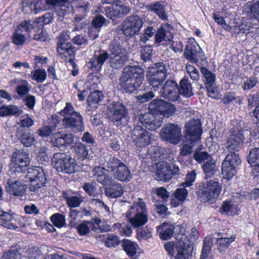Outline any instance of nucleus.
I'll return each mask as SVG.
<instances>
[{
  "label": "nucleus",
  "instance_id": "nucleus-1",
  "mask_svg": "<svg viewBox=\"0 0 259 259\" xmlns=\"http://www.w3.org/2000/svg\"><path fill=\"white\" fill-rule=\"evenodd\" d=\"M231 128L230 137L227 140V148L230 151L223 161L222 174L224 179L230 180L237 173V168L241 163L238 152L243 144L245 131L241 127V122L233 121Z\"/></svg>",
  "mask_w": 259,
  "mask_h": 259
},
{
  "label": "nucleus",
  "instance_id": "nucleus-2",
  "mask_svg": "<svg viewBox=\"0 0 259 259\" xmlns=\"http://www.w3.org/2000/svg\"><path fill=\"white\" fill-rule=\"evenodd\" d=\"M110 54L104 50L96 51L88 63L89 67L100 71L105 62L109 59V66L113 69L121 68L127 60L125 49L120 44L113 42L109 46Z\"/></svg>",
  "mask_w": 259,
  "mask_h": 259
},
{
  "label": "nucleus",
  "instance_id": "nucleus-3",
  "mask_svg": "<svg viewBox=\"0 0 259 259\" xmlns=\"http://www.w3.org/2000/svg\"><path fill=\"white\" fill-rule=\"evenodd\" d=\"M144 76V70L140 67L125 66L119 79L120 86L126 93H135L142 85Z\"/></svg>",
  "mask_w": 259,
  "mask_h": 259
},
{
  "label": "nucleus",
  "instance_id": "nucleus-4",
  "mask_svg": "<svg viewBox=\"0 0 259 259\" xmlns=\"http://www.w3.org/2000/svg\"><path fill=\"white\" fill-rule=\"evenodd\" d=\"M185 136L183 140L184 144L181 150L178 158L190 154L195 145L200 141L202 133L201 124L198 120L193 119L186 123Z\"/></svg>",
  "mask_w": 259,
  "mask_h": 259
},
{
  "label": "nucleus",
  "instance_id": "nucleus-5",
  "mask_svg": "<svg viewBox=\"0 0 259 259\" xmlns=\"http://www.w3.org/2000/svg\"><path fill=\"white\" fill-rule=\"evenodd\" d=\"M60 114L63 117L62 122L65 128H70L74 132H82L84 130L82 116L74 110L71 103H67L65 107L60 111Z\"/></svg>",
  "mask_w": 259,
  "mask_h": 259
},
{
  "label": "nucleus",
  "instance_id": "nucleus-6",
  "mask_svg": "<svg viewBox=\"0 0 259 259\" xmlns=\"http://www.w3.org/2000/svg\"><path fill=\"white\" fill-rule=\"evenodd\" d=\"M107 171L113 174L114 178L117 180L128 182L132 178V174L122 161L114 157H110L105 164Z\"/></svg>",
  "mask_w": 259,
  "mask_h": 259
},
{
  "label": "nucleus",
  "instance_id": "nucleus-7",
  "mask_svg": "<svg viewBox=\"0 0 259 259\" xmlns=\"http://www.w3.org/2000/svg\"><path fill=\"white\" fill-rule=\"evenodd\" d=\"M129 222L134 228H139L148 221L146 206L143 200L139 198L126 213Z\"/></svg>",
  "mask_w": 259,
  "mask_h": 259
},
{
  "label": "nucleus",
  "instance_id": "nucleus-8",
  "mask_svg": "<svg viewBox=\"0 0 259 259\" xmlns=\"http://www.w3.org/2000/svg\"><path fill=\"white\" fill-rule=\"evenodd\" d=\"M128 110L119 102H113L107 107L108 119L115 125L125 126L128 121Z\"/></svg>",
  "mask_w": 259,
  "mask_h": 259
},
{
  "label": "nucleus",
  "instance_id": "nucleus-9",
  "mask_svg": "<svg viewBox=\"0 0 259 259\" xmlns=\"http://www.w3.org/2000/svg\"><path fill=\"white\" fill-rule=\"evenodd\" d=\"M28 180L30 182L28 188L29 191L34 194H38L39 190L45 186L47 180V172L42 167L30 169L23 179L24 182Z\"/></svg>",
  "mask_w": 259,
  "mask_h": 259
},
{
  "label": "nucleus",
  "instance_id": "nucleus-10",
  "mask_svg": "<svg viewBox=\"0 0 259 259\" xmlns=\"http://www.w3.org/2000/svg\"><path fill=\"white\" fill-rule=\"evenodd\" d=\"M53 166L60 172L73 174L77 170V161L65 153L57 152L52 158Z\"/></svg>",
  "mask_w": 259,
  "mask_h": 259
},
{
  "label": "nucleus",
  "instance_id": "nucleus-11",
  "mask_svg": "<svg viewBox=\"0 0 259 259\" xmlns=\"http://www.w3.org/2000/svg\"><path fill=\"white\" fill-rule=\"evenodd\" d=\"M222 190L221 184L214 180L207 181L201 184L198 188V196L204 202L217 199Z\"/></svg>",
  "mask_w": 259,
  "mask_h": 259
},
{
  "label": "nucleus",
  "instance_id": "nucleus-12",
  "mask_svg": "<svg viewBox=\"0 0 259 259\" xmlns=\"http://www.w3.org/2000/svg\"><path fill=\"white\" fill-rule=\"evenodd\" d=\"M174 31V28L170 24L163 23V46L170 45V48L175 53H181L183 50V43L179 40H172Z\"/></svg>",
  "mask_w": 259,
  "mask_h": 259
},
{
  "label": "nucleus",
  "instance_id": "nucleus-13",
  "mask_svg": "<svg viewBox=\"0 0 259 259\" xmlns=\"http://www.w3.org/2000/svg\"><path fill=\"white\" fill-rule=\"evenodd\" d=\"M143 24L142 19L139 16H130L122 22V32L125 36H132L139 31Z\"/></svg>",
  "mask_w": 259,
  "mask_h": 259
},
{
  "label": "nucleus",
  "instance_id": "nucleus-14",
  "mask_svg": "<svg viewBox=\"0 0 259 259\" xmlns=\"http://www.w3.org/2000/svg\"><path fill=\"white\" fill-rule=\"evenodd\" d=\"M133 142L138 147H144L150 144V133L142 126H136L131 133Z\"/></svg>",
  "mask_w": 259,
  "mask_h": 259
},
{
  "label": "nucleus",
  "instance_id": "nucleus-15",
  "mask_svg": "<svg viewBox=\"0 0 259 259\" xmlns=\"http://www.w3.org/2000/svg\"><path fill=\"white\" fill-rule=\"evenodd\" d=\"M201 72L204 78V83L208 96L213 99L220 98V95L216 90L215 74L204 67L201 68Z\"/></svg>",
  "mask_w": 259,
  "mask_h": 259
},
{
  "label": "nucleus",
  "instance_id": "nucleus-16",
  "mask_svg": "<svg viewBox=\"0 0 259 259\" xmlns=\"http://www.w3.org/2000/svg\"><path fill=\"white\" fill-rule=\"evenodd\" d=\"M181 136V129L177 124L167 123L163 128V139L170 143L178 144Z\"/></svg>",
  "mask_w": 259,
  "mask_h": 259
},
{
  "label": "nucleus",
  "instance_id": "nucleus-17",
  "mask_svg": "<svg viewBox=\"0 0 259 259\" xmlns=\"http://www.w3.org/2000/svg\"><path fill=\"white\" fill-rule=\"evenodd\" d=\"M202 50L193 38H190L186 46L184 55L186 59L192 63H196L201 56Z\"/></svg>",
  "mask_w": 259,
  "mask_h": 259
},
{
  "label": "nucleus",
  "instance_id": "nucleus-18",
  "mask_svg": "<svg viewBox=\"0 0 259 259\" xmlns=\"http://www.w3.org/2000/svg\"><path fill=\"white\" fill-rule=\"evenodd\" d=\"M34 26L31 23L30 21H25L17 26L16 32L12 36V41L17 46H22L26 41V37L24 34H22L20 31H25L29 34L31 30L33 29Z\"/></svg>",
  "mask_w": 259,
  "mask_h": 259
},
{
  "label": "nucleus",
  "instance_id": "nucleus-19",
  "mask_svg": "<svg viewBox=\"0 0 259 259\" xmlns=\"http://www.w3.org/2000/svg\"><path fill=\"white\" fill-rule=\"evenodd\" d=\"M179 97L177 83L173 80H167L163 85V98L171 101L178 100Z\"/></svg>",
  "mask_w": 259,
  "mask_h": 259
},
{
  "label": "nucleus",
  "instance_id": "nucleus-20",
  "mask_svg": "<svg viewBox=\"0 0 259 259\" xmlns=\"http://www.w3.org/2000/svg\"><path fill=\"white\" fill-rule=\"evenodd\" d=\"M16 136L24 147H30L35 141L34 135L28 129L22 127H17Z\"/></svg>",
  "mask_w": 259,
  "mask_h": 259
},
{
  "label": "nucleus",
  "instance_id": "nucleus-21",
  "mask_svg": "<svg viewBox=\"0 0 259 259\" xmlns=\"http://www.w3.org/2000/svg\"><path fill=\"white\" fill-rule=\"evenodd\" d=\"M106 167H95L93 170L94 180L102 185L106 186L111 184L113 179L105 172Z\"/></svg>",
  "mask_w": 259,
  "mask_h": 259
},
{
  "label": "nucleus",
  "instance_id": "nucleus-22",
  "mask_svg": "<svg viewBox=\"0 0 259 259\" xmlns=\"http://www.w3.org/2000/svg\"><path fill=\"white\" fill-rule=\"evenodd\" d=\"M12 161L15 165L27 167L30 163L29 154L23 150H16L11 156Z\"/></svg>",
  "mask_w": 259,
  "mask_h": 259
},
{
  "label": "nucleus",
  "instance_id": "nucleus-23",
  "mask_svg": "<svg viewBox=\"0 0 259 259\" xmlns=\"http://www.w3.org/2000/svg\"><path fill=\"white\" fill-rule=\"evenodd\" d=\"M219 211L222 214L234 216L239 214L240 209L234 201L229 200L223 202Z\"/></svg>",
  "mask_w": 259,
  "mask_h": 259
},
{
  "label": "nucleus",
  "instance_id": "nucleus-24",
  "mask_svg": "<svg viewBox=\"0 0 259 259\" xmlns=\"http://www.w3.org/2000/svg\"><path fill=\"white\" fill-rule=\"evenodd\" d=\"M6 189L10 194L21 196L24 193L25 185L19 180L14 181L9 179L7 183Z\"/></svg>",
  "mask_w": 259,
  "mask_h": 259
},
{
  "label": "nucleus",
  "instance_id": "nucleus-25",
  "mask_svg": "<svg viewBox=\"0 0 259 259\" xmlns=\"http://www.w3.org/2000/svg\"><path fill=\"white\" fill-rule=\"evenodd\" d=\"M109 187L105 188V193L106 195L109 198H116L122 196L124 192V189L121 185L118 182L113 181Z\"/></svg>",
  "mask_w": 259,
  "mask_h": 259
},
{
  "label": "nucleus",
  "instance_id": "nucleus-26",
  "mask_svg": "<svg viewBox=\"0 0 259 259\" xmlns=\"http://www.w3.org/2000/svg\"><path fill=\"white\" fill-rule=\"evenodd\" d=\"M23 112L20 107L14 105H4L0 107V116H18Z\"/></svg>",
  "mask_w": 259,
  "mask_h": 259
},
{
  "label": "nucleus",
  "instance_id": "nucleus-27",
  "mask_svg": "<svg viewBox=\"0 0 259 259\" xmlns=\"http://www.w3.org/2000/svg\"><path fill=\"white\" fill-rule=\"evenodd\" d=\"M160 116V115L156 116L157 117H155V119L153 120L152 121H149L148 119L149 115L145 114L142 117H141L140 120L143 126L150 130L155 131L160 127L162 125L161 118Z\"/></svg>",
  "mask_w": 259,
  "mask_h": 259
},
{
  "label": "nucleus",
  "instance_id": "nucleus-28",
  "mask_svg": "<svg viewBox=\"0 0 259 259\" xmlns=\"http://www.w3.org/2000/svg\"><path fill=\"white\" fill-rule=\"evenodd\" d=\"M73 152L74 158L77 161V164L85 159L89 155V151L87 147L81 143L75 144L73 148Z\"/></svg>",
  "mask_w": 259,
  "mask_h": 259
},
{
  "label": "nucleus",
  "instance_id": "nucleus-29",
  "mask_svg": "<svg viewBox=\"0 0 259 259\" xmlns=\"http://www.w3.org/2000/svg\"><path fill=\"white\" fill-rule=\"evenodd\" d=\"M183 187L182 188H178L171 198V204L172 206L176 207L182 203L187 196L188 192Z\"/></svg>",
  "mask_w": 259,
  "mask_h": 259
},
{
  "label": "nucleus",
  "instance_id": "nucleus-30",
  "mask_svg": "<svg viewBox=\"0 0 259 259\" xmlns=\"http://www.w3.org/2000/svg\"><path fill=\"white\" fill-rule=\"evenodd\" d=\"M123 248L127 255L131 259H138L137 248L138 245L134 242L127 239H124L122 242Z\"/></svg>",
  "mask_w": 259,
  "mask_h": 259
},
{
  "label": "nucleus",
  "instance_id": "nucleus-31",
  "mask_svg": "<svg viewBox=\"0 0 259 259\" xmlns=\"http://www.w3.org/2000/svg\"><path fill=\"white\" fill-rule=\"evenodd\" d=\"M154 206V211L159 214L162 213V203L160 199L162 198V187L153 189L151 192Z\"/></svg>",
  "mask_w": 259,
  "mask_h": 259
},
{
  "label": "nucleus",
  "instance_id": "nucleus-32",
  "mask_svg": "<svg viewBox=\"0 0 259 259\" xmlns=\"http://www.w3.org/2000/svg\"><path fill=\"white\" fill-rule=\"evenodd\" d=\"M179 93L186 97H190L193 95L192 85L189 82L188 78L185 77L180 81V88Z\"/></svg>",
  "mask_w": 259,
  "mask_h": 259
},
{
  "label": "nucleus",
  "instance_id": "nucleus-33",
  "mask_svg": "<svg viewBox=\"0 0 259 259\" xmlns=\"http://www.w3.org/2000/svg\"><path fill=\"white\" fill-rule=\"evenodd\" d=\"M167 163L163 161V182L169 181L173 176L177 175L179 168L178 166H174L171 169L170 166H167Z\"/></svg>",
  "mask_w": 259,
  "mask_h": 259
},
{
  "label": "nucleus",
  "instance_id": "nucleus-34",
  "mask_svg": "<svg viewBox=\"0 0 259 259\" xmlns=\"http://www.w3.org/2000/svg\"><path fill=\"white\" fill-rule=\"evenodd\" d=\"M167 163L163 161V182L169 181L173 176L177 175L179 168L178 166H174L171 169L170 166H167Z\"/></svg>",
  "mask_w": 259,
  "mask_h": 259
},
{
  "label": "nucleus",
  "instance_id": "nucleus-35",
  "mask_svg": "<svg viewBox=\"0 0 259 259\" xmlns=\"http://www.w3.org/2000/svg\"><path fill=\"white\" fill-rule=\"evenodd\" d=\"M57 52L60 56L67 58L68 56L73 54L72 45L69 42H58Z\"/></svg>",
  "mask_w": 259,
  "mask_h": 259
},
{
  "label": "nucleus",
  "instance_id": "nucleus-36",
  "mask_svg": "<svg viewBox=\"0 0 259 259\" xmlns=\"http://www.w3.org/2000/svg\"><path fill=\"white\" fill-rule=\"evenodd\" d=\"M149 109L154 116L162 115V100L156 99L152 100L149 105Z\"/></svg>",
  "mask_w": 259,
  "mask_h": 259
},
{
  "label": "nucleus",
  "instance_id": "nucleus-37",
  "mask_svg": "<svg viewBox=\"0 0 259 259\" xmlns=\"http://www.w3.org/2000/svg\"><path fill=\"white\" fill-rule=\"evenodd\" d=\"M235 239V237L231 236L230 238H220L217 239V248L220 252L225 251L230 244Z\"/></svg>",
  "mask_w": 259,
  "mask_h": 259
},
{
  "label": "nucleus",
  "instance_id": "nucleus-38",
  "mask_svg": "<svg viewBox=\"0 0 259 259\" xmlns=\"http://www.w3.org/2000/svg\"><path fill=\"white\" fill-rule=\"evenodd\" d=\"M64 199L66 200V203L70 208L79 207L83 200V197L80 195L73 196L66 195L64 196Z\"/></svg>",
  "mask_w": 259,
  "mask_h": 259
},
{
  "label": "nucleus",
  "instance_id": "nucleus-39",
  "mask_svg": "<svg viewBox=\"0 0 259 259\" xmlns=\"http://www.w3.org/2000/svg\"><path fill=\"white\" fill-rule=\"evenodd\" d=\"M247 161L252 167L259 166V148H253L250 151Z\"/></svg>",
  "mask_w": 259,
  "mask_h": 259
},
{
  "label": "nucleus",
  "instance_id": "nucleus-40",
  "mask_svg": "<svg viewBox=\"0 0 259 259\" xmlns=\"http://www.w3.org/2000/svg\"><path fill=\"white\" fill-rule=\"evenodd\" d=\"M104 98L101 92L96 90L92 92L88 97L87 102L89 105L92 106L100 103Z\"/></svg>",
  "mask_w": 259,
  "mask_h": 259
},
{
  "label": "nucleus",
  "instance_id": "nucleus-41",
  "mask_svg": "<svg viewBox=\"0 0 259 259\" xmlns=\"http://www.w3.org/2000/svg\"><path fill=\"white\" fill-rule=\"evenodd\" d=\"M27 167L15 165V167L11 169L10 175L14 178H23V179L25 176L26 175L25 174H27Z\"/></svg>",
  "mask_w": 259,
  "mask_h": 259
},
{
  "label": "nucleus",
  "instance_id": "nucleus-42",
  "mask_svg": "<svg viewBox=\"0 0 259 259\" xmlns=\"http://www.w3.org/2000/svg\"><path fill=\"white\" fill-rule=\"evenodd\" d=\"M31 79L37 82H44L47 77V73L45 69H37L31 72Z\"/></svg>",
  "mask_w": 259,
  "mask_h": 259
},
{
  "label": "nucleus",
  "instance_id": "nucleus-43",
  "mask_svg": "<svg viewBox=\"0 0 259 259\" xmlns=\"http://www.w3.org/2000/svg\"><path fill=\"white\" fill-rule=\"evenodd\" d=\"M175 112L176 107L174 104L163 101V117H169Z\"/></svg>",
  "mask_w": 259,
  "mask_h": 259
},
{
  "label": "nucleus",
  "instance_id": "nucleus-44",
  "mask_svg": "<svg viewBox=\"0 0 259 259\" xmlns=\"http://www.w3.org/2000/svg\"><path fill=\"white\" fill-rule=\"evenodd\" d=\"M174 225L163 223V240L170 239L174 234Z\"/></svg>",
  "mask_w": 259,
  "mask_h": 259
},
{
  "label": "nucleus",
  "instance_id": "nucleus-45",
  "mask_svg": "<svg viewBox=\"0 0 259 259\" xmlns=\"http://www.w3.org/2000/svg\"><path fill=\"white\" fill-rule=\"evenodd\" d=\"M22 5V11L24 12H28L30 11L31 12H34L35 14L38 12L37 6L40 5L39 2L33 3L32 2H23Z\"/></svg>",
  "mask_w": 259,
  "mask_h": 259
},
{
  "label": "nucleus",
  "instance_id": "nucleus-46",
  "mask_svg": "<svg viewBox=\"0 0 259 259\" xmlns=\"http://www.w3.org/2000/svg\"><path fill=\"white\" fill-rule=\"evenodd\" d=\"M51 220L55 226L59 228L63 226L65 224V216L59 213L52 215Z\"/></svg>",
  "mask_w": 259,
  "mask_h": 259
},
{
  "label": "nucleus",
  "instance_id": "nucleus-47",
  "mask_svg": "<svg viewBox=\"0 0 259 259\" xmlns=\"http://www.w3.org/2000/svg\"><path fill=\"white\" fill-rule=\"evenodd\" d=\"M191 255V253L189 249L179 246L177 248V254L175 259H189Z\"/></svg>",
  "mask_w": 259,
  "mask_h": 259
},
{
  "label": "nucleus",
  "instance_id": "nucleus-48",
  "mask_svg": "<svg viewBox=\"0 0 259 259\" xmlns=\"http://www.w3.org/2000/svg\"><path fill=\"white\" fill-rule=\"evenodd\" d=\"M21 253L17 249H11L5 252L1 259H21Z\"/></svg>",
  "mask_w": 259,
  "mask_h": 259
},
{
  "label": "nucleus",
  "instance_id": "nucleus-49",
  "mask_svg": "<svg viewBox=\"0 0 259 259\" xmlns=\"http://www.w3.org/2000/svg\"><path fill=\"white\" fill-rule=\"evenodd\" d=\"M120 243L118 236L113 234H109L105 241V245L108 247H114Z\"/></svg>",
  "mask_w": 259,
  "mask_h": 259
},
{
  "label": "nucleus",
  "instance_id": "nucleus-50",
  "mask_svg": "<svg viewBox=\"0 0 259 259\" xmlns=\"http://www.w3.org/2000/svg\"><path fill=\"white\" fill-rule=\"evenodd\" d=\"M73 43L78 46L85 45L88 42V36L85 32L77 34L72 38Z\"/></svg>",
  "mask_w": 259,
  "mask_h": 259
},
{
  "label": "nucleus",
  "instance_id": "nucleus-51",
  "mask_svg": "<svg viewBox=\"0 0 259 259\" xmlns=\"http://www.w3.org/2000/svg\"><path fill=\"white\" fill-rule=\"evenodd\" d=\"M152 177L157 181L162 180V163L158 162L152 167Z\"/></svg>",
  "mask_w": 259,
  "mask_h": 259
},
{
  "label": "nucleus",
  "instance_id": "nucleus-52",
  "mask_svg": "<svg viewBox=\"0 0 259 259\" xmlns=\"http://www.w3.org/2000/svg\"><path fill=\"white\" fill-rule=\"evenodd\" d=\"M186 69L191 79L195 81L199 78V73L195 66L187 64L186 66Z\"/></svg>",
  "mask_w": 259,
  "mask_h": 259
},
{
  "label": "nucleus",
  "instance_id": "nucleus-53",
  "mask_svg": "<svg viewBox=\"0 0 259 259\" xmlns=\"http://www.w3.org/2000/svg\"><path fill=\"white\" fill-rule=\"evenodd\" d=\"M145 8L152 12H154L160 18H162V4L160 2H156L152 5L145 6Z\"/></svg>",
  "mask_w": 259,
  "mask_h": 259
},
{
  "label": "nucleus",
  "instance_id": "nucleus-54",
  "mask_svg": "<svg viewBox=\"0 0 259 259\" xmlns=\"http://www.w3.org/2000/svg\"><path fill=\"white\" fill-rule=\"evenodd\" d=\"M95 182L85 183L82 186V188L88 195L94 196L95 191L97 188Z\"/></svg>",
  "mask_w": 259,
  "mask_h": 259
},
{
  "label": "nucleus",
  "instance_id": "nucleus-55",
  "mask_svg": "<svg viewBox=\"0 0 259 259\" xmlns=\"http://www.w3.org/2000/svg\"><path fill=\"white\" fill-rule=\"evenodd\" d=\"M106 22L105 18L101 15L96 16L93 21L92 26H95L97 29H99Z\"/></svg>",
  "mask_w": 259,
  "mask_h": 259
},
{
  "label": "nucleus",
  "instance_id": "nucleus-56",
  "mask_svg": "<svg viewBox=\"0 0 259 259\" xmlns=\"http://www.w3.org/2000/svg\"><path fill=\"white\" fill-rule=\"evenodd\" d=\"M152 51V49L149 46L145 47L141 50V58L144 62L151 60Z\"/></svg>",
  "mask_w": 259,
  "mask_h": 259
},
{
  "label": "nucleus",
  "instance_id": "nucleus-57",
  "mask_svg": "<svg viewBox=\"0 0 259 259\" xmlns=\"http://www.w3.org/2000/svg\"><path fill=\"white\" fill-rule=\"evenodd\" d=\"M54 138L55 139L52 141L54 146L62 149L65 147H67L61 133H59L56 134L54 137Z\"/></svg>",
  "mask_w": 259,
  "mask_h": 259
},
{
  "label": "nucleus",
  "instance_id": "nucleus-58",
  "mask_svg": "<svg viewBox=\"0 0 259 259\" xmlns=\"http://www.w3.org/2000/svg\"><path fill=\"white\" fill-rule=\"evenodd\" d=\"M196 178V173L194 171L188 172L186 176L185 182L182 184V186L184 187H189L193 185Z\"/></svg>",
  "mask_w": 259,
  "mask_h": 259
},
{
  "label": "nucleus",
  "instance_id": "nucleus-59",
  "mask_svg": "<svg viewBox=\"0 0 259 259\" xmlns=\"http://www.w3.org/2000/svg\"><path fill=\"white\" fill-rule=\"evenodd\" d=\"M53 19V14L52 13H47L43 15L42 17H38L36 19L34 23H38L40 22H43L44 24L51 23Z\"/></svg>",
  "mask_w": 259,
  "mask_h": 259
},
{
  "label": "nucleus",
  "instance_id": "nucleus-60",
  "mask_svg": "<svg viewBox=\"0 0 259 259\" xmlns=\"http://www.w3.org/2000/svg\"><path fill=\"white\" fill-rule=\"evenodd\" d=\"M81 212L80 210L70 208L69 212V224L71 227L76 224V221L78 215Z\"/></svg>",
  "mask_w": 259,
  "mask_h": 259
},
{
  "label": "nucleus",
  "instance_id": "nucleus-61",
  "mask_svg": "<svg viewBox=\"0 0 259 259\" xmlns=\"http://www.w3.org/2000/svg\"><path fill=\"white\" fill-rule=\"evenodd\" d=\"M215 166V162L212 159H209L203 165L202 169L205 174H209L213 170Z\"/></svg>",
  "mask_w": 259,
  "mask_h": 259
},
{
  "label": "nucleus",
  "instance_id": "nucleus-62",
  "mask_svg": "<svg viewBox=\"0 0 259 259\" xmlns=\"http://www.w3.org/2000/svg\"><path fill=\"white\" fill-rule=\"evenodd\" d=\"M209 156L210 155L206 152H195L194 154V158L199 163L204 162L208 159Z\"/></svg>",
  "mask_w": 259,
  "mask_h": 259
},
{
  "label": "nucleus",
  "instance_id": "nucleus-63",
  "mask_svg": "<svg viewBox=\"0 0 259 259\" xmlns=\"http://www.w3.org/2000/svg\"><path fill=\"white\" fill-rule=\"evenodd\" d=\"M257 82V78L255 77H251L244 81L243 88L244 90H248L253 88Z\"/></svg>",
  "mask_w": 259,
  "mask_h": 259
},
{
  "label": "nucleus",
  "instance_id": "nucleus-64",
  "mask_svg": "<svg viewBox=\"0 0 259 259\" xmlns=\"http://www.w3.org/2000/svg\"><path fill=\"white\" fill-rule=\"evenodd\" d=\"M88 31L87 34L88 36V39L89 38L91 40H95L96 38H97L99 36V32L100 30L97 29L95 26H90L89 27Z\"/></svg>",
  "mask_w": 259,
  "mask_h": 259
}]
</instances>
